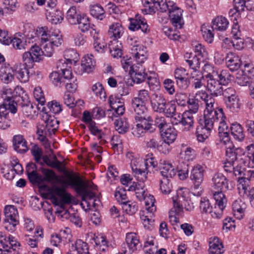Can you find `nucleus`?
I'll list each match as a JSON object with an SVG mask.
<instances>
[{"mask_svg":"<svg viewBox=\"0 0 254 254\" xmlns=\"http://www.w3.org/2000/svg\"><path fill=\"white\" fill-rule=\"evenodd\" d=\"M131 73L130 76L132 77L134 82L140 83L144 81L146 79L148 80V83L149 85L150 81L153 78H155V73L154 71H146L145 68L142 65V64H137L136 67Z\"/></svg>","mask_w":254,"mask_h":254,"instance_id":"1a4fd4ad","label":"nucleus"},{"mask_svg":"<svg viewBox=\"0 0 254 254\" xmlns=\"http://www.w3.org/2000/svg\"><path fill=\"white\" fill-rule=\"evenodd\" d=\"M46 16L49 21L52 24H57L62 22L64 19V14L63 12L57 9H46Z\"/></svg>","mask_w":254,"mask_h":254,"instance_id":"bb28decb","label":"nucleus"},{"mask_svg":"<svg viewBox=\"0 0 254 254\" xmlns=\"http://www.w3.org/2000/svg\"><path fill=\"white\" fill-rule=\"evenodd\" d=\"M218 109L211 111L204 112L203 127L210 130H212L215 124H216L217 115Z\"/></svg>","mask_w":254,"mask_h":254,"instance_id":"4be33fe9","label":"nucleus"},{"mask_svg":"<svg viewBox=\"0 0 254 254\" xmlns=\"http://www.w3.org/2000/svg\"><path fill=\"white\" fill-rule=\"evenodd\" d=\"M140 182V183H137L138 187H136L135 193L137 198L139 200L142 201L147 194L146 193V189L145 188V186L143 183V182Z\"/></svg>","mask_w":254,"mask_h":254,"instance_id":"69168bd1","label":"nucleus"},{"mask_svg":"<svg viewBox=\"0 0 254 254\" xmlns=\"http://www.w3.org/2000/svg\"><path fill=\"white\" fill-rule=\"evenodd\" d=\"M206 87L211 95L217 97L222 93V85L228 84L232 76L227 69L219 71L210 64H205L203 67Z\"/></svg>","mask_w":254,"mask_h":254,"instance_id":"7ed1b4c3","label":"nucleus"},{"mask_svg":"<svg viewBox=\"0 0 254 254\" xmlns=\"http://www.w3.org/2000/svg\"><path fill=\"white\" fill-rule=\"evenodd\" d=\"M161 132L163 140L168 143H173L177 136V130L171 126H169Z\"/></svg>","mask_w":254,"mask_h":254,"instance_id":"7c9ffc66","label":"nucleus"},{"mask_svg":"<svg viewBox=\"0 0 254 254\" xmlns=\"http://www.w3.org/2000/svg\"><path fill=\"white\" fill-rule=\"evenodd\" d=\"M64 59L69 64L76 63L79 60V54L73 49L66 50L64 52Z\"/></svg>","mask_w":254,"mask_h":254,"instance_id":"603ef678","label":"nucleus"},{"mask_svg":"<svg viewBox=\"0 0 254 254\" xmlns=\"http://www.w3.org/2000/svg\"><path fill=\"white\" fill-rule=\"evenodd\" d=\"M167 8L164 12L168 11L172 24L177 28L181 29L184 24L182 17V10L172 1H167Z\"/></svg>","mask_w":254,"mask_h":254,"instance_id":"0eeeda50","label":"nucleus"},{"mask_svg":"<svg viewBox=\"0 0 254 254\" xmlns=\"http://www.w3.org/2000/svg\"><path fill=\"white\" fill-rule=\"evenodd\" d=\"M114 195L117 200L121 204L127 200L126 190L123 187L117 188Z\"/></svg>","mask_w":254,"mask_h":254,"instance_id":"5fc2aeb1","label":"nucleus"},{"mask_svg":"<svg viewBox=\"0 0 254 254\" xmlns=\"http://www.w3.org/2000/svg\"><path fill=\"white\" fill-rule=\"evenodd\" d=\"M145 201V209L148 213L150 214V217L153 215L156 210V206L154 205L155 198L152 195H146L143 199Z\"/></svg>","mask_w":254,"mask_h":254,"instance_id":"a18cd8bd","label":"nucleus"},{"mask_svg":"<svg viewBox=\"0 0 254 254\" xmlns=\"http://www.w3.org/2000/svg\"><path fill=\"white\" fill-rule=\"evenodd\" d=\"M172 200L177 212H182L184 208L187 211H191L194 208L193 203H190L182 190L177 191L176 195L172 197Z\"/></svg>","mask_w":254,"mask_h":254,"instance_id":"9d476101","label":"nucleus"},{"mask_svg":"<svg viewBox=\"0 0 254 254\" xmlns=\"http://www.w3.org/2000/svg\"><path fill=\"white\" fill-rule=\"evenodd\" d=\"M187 103L189 110L185 112H189L191 115L197 112L199 108V102L197 100V99L192 96L188 99Z\"/></svg>","mask_w":254,"mask_h":254,"instance_id":"864d4df0","label":"nucleus"},{"mask_svg":"<svg viewBox=\"0 0 254 254\" xmlns=\"http://www.w3.org/2000/svg\"><path fill=\"white\" fill-rule=\"evenodd\" d=\"M204 169L202 166L197 164L193 167L191 171L190 178L193 184L192 189V193L194 195L200 196L202 194V189L201 186L203 181Z\"/></svg>","mask_w":254,"mask_h":254,"instance_id":"423d86ee","label":"nucleus"},{"mask_svg":"<svg viewBox=\"0 0 254 254\" xmlns=\"http://www.w3.org/2000/svg\"><path fill=\"white\" fill-rule=\"evenodd\" d=\"M74 246L78 254H90L88 244L81 240H77L75 243Z\"/></svg>","mask_w":254,"mask_h":254,"instance_id":"13d9d810","label":"nucleus"},{"mask_svg":"<svg viewBox=\"0 0 254 254\" xmlns=\"http://www.w3.org/2000/svg\"><path fill=\"white\" fill-rule=\"evenodd\" d=\"M59 182L63 185V187L54 186L49 189L47 192L48 197L56 201H57L56 196L61 197L66 191L65 188L68 187L74 189L77 193L82 196L83 200L86 202V198L91 200L95 197L94 194L88 190V188L90 187L89 184L83 181L77 175L68 173L66 175L65 179Z\"/></svg>","mask_w":254,"mask_h":254,"instance_id":"f03ea898","label":"nucleus"},{"mask_svg":"<svg viewBox=\"0 0 254 254\" xmlns=\"http://www.w3.org/2000/svg\"><path fill=\"white\" fill-rule=\"evenodd\" d=\"M129 21V30L134 31L140 29L145 34L150 32V30L146 19L141 15L137 14L134 18H130Z\"/></svg>","mask_w":254,"mask_h":254,"instance_id":"ddd939ff","label":"nucleus"},{"mask_svg":"<svg viewBox=\"0 0 254 254\" xmlns=\"http://www.w3.org/2000/svg\"><path fill=\"white\" fill-rule=\"evenodd\" d=\"M157 246L154 243V240L151 238L144 243L143 251L145 254H155Z\"/></svg>","mask_w":254,"mask_h":254,"instance_id":"3c124183","label":"nucleus"},{"mask_svg":"<svg viewBox=\"0 0 254 254\" xmlns=\"http://www.w3.org/2000/svg\"><path fill=\"white\" fill-rule=\"evenodd\" d=\"M131 106L134 110L136 121L146 120L149 122H153L152 118L149 115L146 103L131 100Z\"/></svg>","mask_w":254,"mask_h":254,"instance_id":"9b49d317","label":"nucleus"},{"mask_svg":"<svg viewBox=\"0 0 254 254\" xmlns=\"http://www.w3.org/2000/svg\"><path fill=\"white\" fill-rule=\"evenodd\" d=\"M91 15L96 19L100 20H103L106 16L105 11L99 4H95L90 6Z\"/></svg>","mask_w":254,"mask_h":254,"instance_id":"e433bc0d","label":"nucleus"},{"mask_svg":"<svg viewBox=\"0 0 254 254\" xmlns=\"http://www.w3.org/2000/svg\"><path fill=\"white\" fill-rule=\"evenodd\" d=\"M133 173L139 181L144 182L146 180L145 172L143 167V161L142 158L138 157L130 163Z\"/></svg>","mask_w":254,"mask_h":254,"instance_id":"2eb2a0df","label":"nucleus"},{"mask_svg":"<svg viewBox=\"0 0 254 254\" xmlns=\"http://www.w3.org/2000/svg\"><path fill=\"white\" fill-rule=\"evenodd\" d=\"M212 181V188L214 191L213 197L215 200V209L217 207L219 209L218 212H213L212 215L215 218H220L223 214L227 202V199L223 191L229 189L228 180L222 174L216 173L214 175Z\"/></svg>","mask_w":254,"mask_h":254,"instance_id":"20e7f679","label":"nucleus"},{"mask_svg":"<svg viewBox=\"0 0 254 254\" xmlns=\"http://www.w3.org/2000/svg\"><path fill=\"white\" fill-rule=\"evenodd\" d=\"M162 30L164 34L170 40L176 41L180 38L178 32L167 26H163Z\"/></svg>","mask_w":254,"mask_h":254,"instance_id":"e2e57ef3","label":"nucleus"},{"mask_svg":"<svg viewBox=\"0 0 254 254\" xmlns=\"http://www.w3.org/2000/svg\"><path fill=\"white\" fill-rule=\"evenodd\" d=\"M36 108L31 103H29L22 106V112L26 116L32 118L37 115Z\"/></svg>","mask_w":254,"mask_h":254,"instance_id":"0e129e2a","label":"nucleus"},{"mask_svg":"<svg viewBox=\"0 0 254 254\" xmlns=\"http://www.w3.org/2000/svg\"><path fill=\"white\" fill-rule=\"evenodd\" d=\"M42 120L45 124L46 129L50 134L54 133L59 127V121L54 117L47 113H43Z\"/></svg>","mask_w":254,"mask_h":254,"instance_id":"a211bd4d","label":"nucleus"},{"mask_svg":"<svg viewBox=\"0 0 254 254\" xmlns=\"http://www.w3.org/2000/svg\"><path fill=\"white\" fill-rule=\"evenodd\" d=\"M209 254H220L223 252V247L217 238L210 239L209 244Z\"/></svg>","mask_w":254,"mask_h":254,"instance_id":"58836bf2","label":"nucleus"},{"mask_svg":"<svg viewBox=\"0 0 254 254\" xmlns=\"http://www.w3.org/2000/svg\"><path fill=\"white\" fill-rule=\"evenodd\" d=\"M131 54L137 64H143L148 56L146 47L140 44H136L132 46Z\"/></svg>","mask_w":254,"mask_h":254,"instance_id":"f8f14e48","label":"nucleus"},{"mask_svg":"<svg viewBox=\"0 0 254 254\" xmlns=\"http://www.w3.org/2000/svg\"><path fill=\"white\" fill-rule=\"evenodd\" d=\"M78 28L82 32H86L90 28V24L89 19L86 16L82 15L78 22H77Z\"/></svg>","mask_w":254,"mask_h":254,"instance_id":"680f3d73","label":"nucleus"},{"mask_svg":"<svg viewBox=\"0 0 254 254\" xmlns=\"http://www.w3.org/2000/svg\"><path fill=\"white\" fill-rule=\"evenodd\" d=\"M3 103L0 105V128L5 129L10 127L11 120L9 113L14 114L17 111V104L12 97L11 89H7L3 92Z\"/></svg>","mask_w":254,"mask_h":254,"instance_id":"39448f33","label":"nucleus"},{"mask_svg":"<svg viewBox=\"0 0 254 254\" xmlns=\"http://www.w3.org/2000/svg\"><path fill=\"white\" fill-rule=\"evenodd\" d=\"M247 158L249 161L248 165L251 168L254 167V144H251L247 146Z\"/></svg>","mask_w":254,"mask_h":254,"instance_id":"774afa93","label":"nucleus"},{"mask_svg":"<svg viewBox=\"0 0 254 254\" xmlns=\"http://www.w3.org/2000/svg\"><path fill=\"white\" fill-rule=\"evenodd\" d=\"M124 33V29L119 22L112 23L109 26L108 31L109 35L114 42L118 43L117 40L120 39Z\"/></svg>","mask_w":254,"mask_h":254,"instance_id":"6ab92c4d","label":"nucleus"},{"mask_svg":"<svg viewBox=\"0 0 254 254\" xmlns=\"http://www.w3.org/2000/svg\"><path fill=\"white\" fill-rule=\"evenodd\" d=\"M40 45L43 50L38 46H32L29 51L22 55V61L29 67H33L35 62H39L43 55L51 57L55 53V49L60 46L63 39L58 29L50 30L47 27L39 28L37 30Z\"/></svg>","mask_w":254,"mask_h":254,"instance_id":"f257e3e1","label":"nucleus"},{"mask_svg":"<svg viewBox=\"0 0 254 254\" xmlns=\"http://www.w3.org/2000/svg\"><path fill=\"white\" fill-rule=\"evenodd\" d=\"M172 189V185L170 183L169 179L163 178L160 180V189L161 192L165 194H169Z\"/></svg>","mask_w":254,"mask_h":254,"instance_id":"338daca9","label":"nucleus"},{"mask_svg":"<svg viewBox=\"0 0 254 254\" xmlns=\"http://www.w3.org/2000/svg\"><path fill=\"white\" fill-rule=\"evenodd\" d=\"M211 131L204 127L202 125L198 126L195 133L197 140L199 142H204L210 135Z\"/></svg>","mask_w":254,"mask_h":254,"instance_id":"09e8293b","label":"nucleus"},{"mask_svg":"<svg viewBox=\"0 0 254 254\" xmlns=\"http://www.w3.org/2000/svg\"><path fill=\"white\" fill-rule=\"evenodd\" d=\"M231 134L234 138L239 141L244 140L245 134L242 126L237 123L232 124L231 127Z\"/></svg>","mask_w":254,"mask_h":254,"instance_id":"ea45409f","label":"nucleus"},{"mask_svg":"<svg viewBox=\"0 0 254 254\" xmlns=\"http://www.w3.org/2000/svg\"><path fill=\"white\" fill-rule=\"evenodd\" d=\"M32 67L28 66L24 63L16 64L13 67L14 75L20 82L26 83L30 78L29 69Z\"/></svg>","mask_w":254,"mask_h":254,"instance_id":"dca6fc26","label":"nucleus"},{"mask_svg":"<svg viewBox=\"0 0 254 254\" xmlns=\"http://www.w3.org/2000/svg\"><path fill=\"white\" fill-rule=\"evenodd\" d=\"M92 90L95 95L101 100L105 99L106 94L102 84L99 82L96 83L92 86Z\"/></svg>","mask_w":254,"mask_h":254,"instance_id":"4d7b16f0","label":"nucleus"},{"mask_svg":"<svg viewBox=\"0 0 254 254\" xmlns=\"http://www.w3.org/2000/svg\"><path fill=\"white\" fill-rule=\"evenodd\" d=\"M125 111L124 103H120V105L107 110V114L109 118H113L119 116L123 115Z\"/></svg>","mask_w":254,"mask_h":254,"instance_id":"8fccbe9b","label":"nucleus"},{"mask_svg":"<svg viewBox=\"0 0 254 254\" xmlns=\"http://www.w3.org/2000/svg\"><path fill=\"white\" fill-rule=\"evenodd\" d=\"M199 207L201 211L203 213H211V216L213 218L214 217L213 216L212 213L214 212H216L217 213L219 210L218 207H217V209H215V206L213 211H212V207L211 206L209 200L205 197H203L201 198Z\"/></svg>","mask_w":254,"mask_h":254,"instance_id":"de8ad7c7","label":"nucleus"},{"mask_svg":"<svg viewBox=\"0 0 254 254\" xmlns=\"http://www.w3.org/2000/svg\"><path fill=\"white\" fill-rule=\"evenodd\" d=\"M4 220L7 221H18V212L13 206L8 205L5 207L4 208Z\"/></svg>","mask_w":254,"mask_h":254,"instance_id":"37998d69","label":"nucleus"},{"mask_svg":"<svg viewBox=\"0 0 254 254\" xmlns=\"http://www.w3.org/2000/svg\"><path fill=\"white\" fill-rule=\"evenodd\" d=\"M95 66V61L93 59V56L91 55L84 56L81 61V66L83 70L87 72H92L94 69Z\"/></svg>","mask_w":254,"mask_h":254,"instance_id":"a19ab883","label":"nucleus"},{"mask_svg":"<svg viewBox=\"0 0 254 254\" xmlns=\"http://www.w3.org/2000/svg\"><path fill=\"white\" fill-rule=\"evenodd\" d=\"M142 3L149 12H154L155 9L163 12L168 6L166 0H142Z\"/></svg>","mask_w":254,"mask_h":254,"instance_id":"4468645a","label":"nucleus"},{"mask_svg":"<svg viewBox=\"0 0 254 254\" xmlns=\"http://www.w3.org/2000/svg\"><path fill=\"white\" fill-rule=\"evenodd\" d=\"M122 205L123 209L125 210L127 213L130 215L134 214L138 209V206L136 202L128 201V200Z\"/></svg>","mask_w":254,"mask_h":254,"instance_id":"6e6d98bb","label":"nucleus"},{"mask_svg":"<svg viewBox=\"0 0 254 254\" xmlns=\"http://www.w3.org/2000/svg\"><path fill=\"white\" fill-rule=\"evenodd\" d=\"M126 243L122 245L121 250L124 254H132L141 247L139 237L135 233H128L126 235Z\"/></svg>","mask_w":254,"mask_h":254,"instance_id":"6e6552de","label":"nucleus"},{"mask_svg":"<svg viewBox=\"0 0 254 254\" xmlns=\"http://www.w3.org/2000/svg\"><path fill=\"white\" fill-rule=\"evenodd\" d=\"M10 43L15 50H24L27 47L26 41L20 33L15 34L14 37L11 39Z\"/></svg>","mask_w":254,"mask_h":254,"instance_id":"72a5a7b5","label":"nucleus"},{"mask_svg":"<svg viewBox=\"0 0 254 254\" xmlns=\"http://www.w3.org/2000/svg\"><path fill=\"white\" fill-rule=\"evenodd\" d=\"M14 69L10 67H1L0 69V78L5 84H8L14 79Z\"/></svg>","mask_w":254,"mask_h":254,"instance_id":"c756f323","label":"nucleus"},{"mask_svg":"<svg viewBox=\"0 0 254 254\" xmlns=\"http://www.w3.org/2000/svg\"><path fill=\"white\" fill-rule=\"evenodd\" d=\"M225 104L227 111L233 114L238 113L242 106L241 100L238 96L230 99L225 100Z\"/></svg>","mask_w":254,"mask_h":254,"instance_id":"b1692460","label":"nucleus"},{"mask_svg":"<svg viewBox=\"0 0 254 254\" xmlns=\"http://www.w3.org/2000/svg\"><path fill=\"white\" fill-rule=\"evenodd\" d=\"M193 47V51L195 54L194 57H196L200 60L201 58H202L203 60H205L208 58V52L205 47L201 44L197 43H194Z\"/></svg>","mask_w":254,"mask_h":254,"instance_id":"c03bdc74","label":"nucleus"},{"mask_svg":"<svg viewBox=\"0 0 254 254\" xmlns=\"http://www.w3.org/2000/svg\"><path fill=\"white\" fill-rule=\"evenodd\" d=\"M81 16L75 6H71L66 12V18L70 24L74 25L77 24Z\"/></svg>","mask_w":254,"mask_h":254,"instance_id":"c9c22d12","label":"nucleus"},{"mask_svg":"<svg viewBox=\"0 0 254 254\" xmlns=\"http://www.w3.org/2000/svg\"><path fill=\"white\" fill-rule=\"evenodd\" d=\"M167 103V100L163 95L156 94L155 98L151 101V105L155 111L162 113L164 111Z\"/></svg>","mask_w":254,"mask_h":254,"instance_id":"c85d7f7f","label":"nucleus"},{"mask_svg":"<svg viewBox=\"0 0 254 254\" xmlns=\"http://www.w3.org/2000/svg\"><path fill=\"white\" fill-rule=\"evenodd\" d=\"M181 124L183 126V130L188 131L190 130L193 127L194 120L192 115L189 112H184L181 115Z\"/></svg>","mask_w":254,"mask_h":254,"instance_id":"2f4dec72","label":"nucleus"},{"mask_svg":"<svg viewBox=\"0 0 254 254\" xmlns=\"http://www.w3.org/2000/svg\"><path fill=\"white\" fill-rule=\"evenodd\" d=\"M116 129L119 133L124 134L129 129V125L127 119L116 120L114 123Z\"/></svg>","mask_w":254,"mask_h":254,"instance_id":"49530a36","label":"nucleus"},{"mask_svg":"<svg viewBox=\"0 0 254 254\" xmlns=\"http://www.w3.org/2000/svg\"><path fill=\"white\" fill-rule=\"evenodd\" d=\"M226 155L227 160L237 161V156L239 153H242V149L236 148L232 143H229V146H225Z\"/></svg>","mask_w":254,"mask_h":254,"instance_id":"4c0bfd02","label":"nucleus"},{"mask_svg":"<svg viewBox=\"0 0 254 254\" xmlns=\"http://www.w3.org/2000/svg\"><path fill=\"white\" fill-rule=\"evenodd\" d=\"M13 146L14 150L19 153H25L28 150L27 142L23 135H15L12 138Z\"/></svg>","mask_w":254,"mask_h":254,"instance_id":"aec40b11","label":"nucleus"},{"mask_svg":"<svg viewBox=\"0 0 254 254\" xmlns=\"http://www.w3.org/2000/svg\"><path fill=\"white\" fill-rule=\"evenodd\" d=\"M92 240L95 244L96 249L101 252H106L108 249V242L106 237L103 234H100L94 235Z\"/></svg>","mask_w":254,"mask_h":254,"instance_id":"473e14b6","label":"nucleus"},{"mask_svg":"<svg viewBox=\"0 0 254 254\" xmlns=\"http://www.w3.org/2000/svg\"><path fill=\"white\" fill-rule=\"evenodd\" d=\"M218 113L216 124L218 125V132L229 131L228 126L226 123V117L224 115L223 109H218Z\"/></svg>","mask_w":254,"mask_h":254,"instance_id":"f704fd0d","label":"nucleus"},{"mask_svg":"<svg viewBox=\"0 0 254 254\" xmlns=\"http://www.w3.org/2000/svg\"><path fill=\"white\" fill-rule=\"evenodd\" d=\"M246 208V203L241 199L238 198L232 203L233 214L239 220L243 218Z\"/></svg>","mask_w":254,"mask_h":254,"instance_id":"412c9836","label":"nucleus"},{"mask_svg":"<svg viewBox=\"0 0 254 254\" xmlns=\"http://www.w3.org/2000/svg\"><path fill=\"white\" fill-rule=\"evenodd\" d=\"M160 173L163 178L169 179L173 177L177 173L175 167L172 163L166 160H161L160 161Z\"/></svg>","mask_w":254,"mask_h":254,"instance_id":"f3484780","label":"nucleus"},{"mask_svg":"<svg viewBox=\"0 0 254 254\" xmlns=\"http://www.w3.org/2000/svg\"><path fill=\"white\" fill-rule=\"evenodd\" d=\"M250 184L249 180L244 176L238 179L237 187L239 193L241 195L245 197L249 193H250V191L252 190V189H254V187H251Z\"/></svg>","mask_w":254,"mask_h":254,"instance_id":"a878e982","label":"nucleus"},{"mask_svg":"<svg viewBox=\"0 0 254 254\" xmlns=\"http://www.w3.org/2000/svg\"><path fill=\"white\" fill-rule=\"evenodd\" d=\"M227 66L232 71L237 70L240 67L241 62L239 57L233 53H229L225 57Z\"/></svg>","mask_w":254,"mask_h":254,"instance_id":"393cba45","label":"nucleus"},{"mask_svg":"<svg viewBox=\"0 0 254 254\" xmlns=\"http://www.w3.org/2000/svg\"><path fill=\"white\" fill-rule=\"evenodd\" d=\"M157 166V162L153 157L147 158L143 161V167L144 169H146L144 170L145 172V177H147V175L148 173L150 172V169L153 170Z\"/></svg>","mask_w":254,"mask_h":254,"instance_id":"052dcab7","label":"nucleus"},{"mask_svg":"<svg viewBox=\"0 0 254 254\" xmlns=\"http://www.w3.org/2000/svg\"><path fill=\"white\" fill-rule=\"evenodd\" d=\"M50 79L51 82L56 86L61 87L64 85L66 80H69L67 78H64L61 73L58 71L52 72L50 74Z\"/></svg>","mask_w":254,"mask_h":254,"instance_id":"79ce46f5","label":"nucleus"},{"mask_svg":"<svg viewBox=\"0 0 254 254\" xmlns=\"http://www.w3.org/2000/svg\"><path fill=\"white\" fill-rule=\"evenodd\" d=\"M71 64H69L66 60L62 59L57 62V68L59 72L64 76V78L71 79L72 73L71 69Z\"/></svg>","mask_w":254,"mask_h":254,"instance_id":"5701e85b","label":"nucleus"},{"mask_svg":"<svg viewBox=\"0 0 254 254\" xmlns=\"http://www.w3.org/2000/svg\"><path fill=\"white\" fill-rule=\"evenodd\" d=\"M251 78L246 74L239 70L237 73L236 82L241 86H247L249 84Z\"/></svg>","mask_w":254,"mask_h":254,"instance_id":"bf43d9fd","label":"nucleus"},{"mask_svg":"<svg viewBox=\"0 0 254 254\" xmlns=\"http://www.w3.org/2000/svg\"><path fill=\"white\" fill-rule=\"evenodd\" d=\"M212 28L213 30L225 31L228 27L229 22L228 19L223 16H218L212 22Z\"/></svg>","mask_w":254,"mask_h":254,"instance_id":"cd10ccee","label":"nucleus"}]
</instances>
